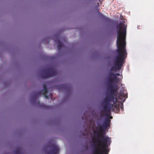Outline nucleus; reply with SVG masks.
<instances>
[{
	"label": "nucleus",
	"instance_id": "nucleus-1",
	"mask_svg": "<svg viewBox=\"0 0 154 154\" xmlns=\"http://www.w3.org/2000/svg\"><path fill=\"white\" fill-rule=\"evenodd\" d=\"M116 27L118 29L116 41L118 54L114 60V66L111 67V71L119 70L121 69L127 54L125 49L127 25L125 26L124 22H121Z\"/></svg>",
	"mask_w": 154,
	"mask_h": 154
},
{
	"label": "nucleus",
	"instance_id": "nucleus-2",
	"mask_svg": "<svg viewBox=\"0 0 154 154\" xmlns=\"http://www.w3.org/2000/svg\"><path fill=\"white\" fill-rule=\"evenodd\" d=\"M118 89L117 85L115 86L111 84L108 87V90L110 91L106 94L103 102V109L106 117L109 118L110 120L112 119V116H109L110 112L112 111L117 113L119 111V102H118L116 94Z\"/></svg>",
	"mask_w": 154,
	"mask_h": 154
},
{
	"label": "nucleus",
	"instance_id": "nucleus-3",
	"mask_svg": "<svg viewBox=\"0 0 154 154\" xmlns=\"http://www.w3.org/2000/svg\"><path fill=\"white\" fill-rule=\"evenodd\" d=\"M96 140L98 146L94 147L93 154H108V147L111 143V138L103 134H98Z\"/></svg>",
	"mask_w": 154,
	"mask_h": 154
},
{
	"label": "nucleus",
	"instance_id": "nucleus-4",
	"mask_svg": "<svg viewBox=\"0 0 154 154\" xmlns=\"http://www.w3.org/2000/svg\"><path fill=\"white\" fill-rule=\"evenodd\" d=\"M57 74L56 70L53 67H50L42 70L41 77L42 79H47L55 76Z\"/></svg>",
	"mask_w": 154,
	"mask_h": 154
},
{
	"label": "nucleus",
	"instance_id": "nucleus-5",
	"mask_svg": "<svg viewBox=\"0 0 154 154\" xmlns=\"http://www.w3.org/2000/svg\"><path fill=\"white\" fill-rule=\"evenodd\" d=\"M43 90L39 91L38 93L34 94L32 96L31 99L33 101L34 103H35V101L37 99V98L42 94V95L45 96V98L48 99L49 97V95H47L48 91L47 86L45 84H44L43 85Z\"/></svg>",
	"mask_w": 154,
	"mask_h": 154
},
{
	"label": "nucleus",
	"instance_id": "nucleus-6",
	"mask_svg": "<svg viewBox=\"0 0 154 154\" xmlns=\"http://www.w3.org/2000/svg\"><path fill=\"white\" fill-rule=\"evenodd\" d=\"M110 122L111 120L109 119V118L106 117L104 119L102 125L99 126V131L101 133H97V135H96V138L95 139L96 140L98 137V134H103L105 135V131L107 128L110 127Z\"/></svg>",
	"mask_w": 154,
	"mask_h": 154
},
{
	"label": "nucleus",
	"instance_id": "nucleus-7",
	"mask_svg": "<svg viewBox=\"0 0 154 154\" xmlns=\"http://www.w3.org/2000/svg\"><path fill=\"white\" fill-rule=\"evenodd\" d=\"M49 147L48 145L45 146L43 148V150L45 154H58L60 151V149L55 144L51 145V149L48 150L47 149Z\"/></svg>",
	"mask_w": 154,
	"mask_h": 154
},
{
	"label": "nucleus",
	"instance_id": "nucleus-8",
	"mask_svg": "<svg viewBox=\"0 0 154 154\" xmlns=\"http://www.w3.org/2000/svg\"><path fill=\"white\" fill-rule=\"evenodd\" d=\"M109 81L110 83L112 82L117 83L119 81V79L115 74L112 72L109 73Z\"/></svg>",
	"mask_w": 154,
	"mask_h": 154
},
{
	"label": "nucleus",
	"instance_id": "nucleus-9",
	"mask_svg": "<svg viewBox=\"0 0 154 154\" xmlns=\"http://www.w3.org/2000/svg\"><path fill=\"white\" fill-rule=\"evenodd\" d=\"M54 41L58 43V45L57 46V48L59 50H60L63 46V44L60 41V38L58 35H54Z\"/></svg>",
	"mask_w": 154,
	"mask_h": 154
},
{
	"label": "nucleus",
	"instance_id": "nucleus-10",
	"mask_svg": "<svg viewBox=\"0 0 154 154\" xmlns=\"http://www.w3.org/2000/svg\"><path fill=\"white\" fill-rule=\"evenodd\" d=\"M57 87L60 91L61 90H66L68 89L70 90L71 88L69 85L67 84L58 85L57 86Z\"/></svg>",
	"mask_w": 154,
	"mask_h": 154
},
{
	"label": "nucleus",
	"instance_id": "nucleus-11",
	"mask_svg": "<svg viewBox=\"0 0 154 154\" xmlns=\"http://www.w3.org/2000/svg\"><path fill=\"white\" fill-rule=\"evenodd\" d=\"M14 154H24L23 149L20 147H17L14 151Z\"/></svg>",
	"mask_w": 154,
	"mask_h": 154
},
{
	"label": "nucleus",
	"instance_id": "nucleus-12",
	"mask_svg": "<svg viewBox=\"0 0 154 154\" xmlns=\"http://www.w3.org/2000/svg\"><path fill=\"white\" fill-rule=\"evenodd\" d=\"M127 94L124 93V92L122 91H121L119 92V98L120 99H122L123 97L127 98Z\"/></svg>",
	"mask_w": 154,
	"mask_h": 154
},
{
	"label": "nucleus",
	"instance_id": "nucleus-13",
	"mask_svg": "<svg viewBox=\"0 0 154 154\" xmlns=\"http://www.w3.org/2000/svg\"><path fill=\"white\" fill-rule=\"evenodd\" d=\"M120 107L122 109H123V104L122 103H121V106H120Z\"/></svg>",
	"mask_w": 154,
	"mask_h": 154
},
{
	"label": "nucleus",
	"instance_id": "nucleus-14",
	"mask_svg": "<svg viewBox=\"0 0 154 154\" xmlns=\"http://www.w3.org/2000/svg\"><path fill=\"white\" fill-rule=\"evenodd\" d=\"M115 75L116 76H119L120 75V74L119 73H117L115 74Z\"/></svg>",
	"mask_w": 154,
	"mask_h": 154
},
{
	"label": "nucleus",
	"instance_id": "nucleus-15",
	"mask_svg": "<svg viewBox=\"0 0 154 154\" xmlns=\"http://www.w3.org/2000/svg\"><path fill=\"white\" fill-rule=\"evenodd\" d=\"M40 107H45V106L43 105H41L40 106Z\"/></svg>",
	"mask_w": 154,
	"mask_h": 154
},
{
	"label": "nucleus",
	"instance_id": "nucleus-16",
	"mask_svg": "<svg viewBox=\"0 0 154 154\" xmlns=\"http://www.w3.org/2000/svg\"><path fill=\"white\" fill-rule=\"evenodd\" d=\"M125 99H125V98H124V99H123V100H122V101H123V102H124L125 101Z\"/></svg>",
	"mask_w": 154,
	"mask_h": 154
},
{
	"label": "nucleus",
	"instance_id": "nucleus-17",
	"mask_svg": "<svg viewBox=\"0 0 154 154\" xmlns=\"http://www.w3.org/2000/svg\"><path fill=\"white\" fill-rule=\"evenodd\" d=\"M40 103V101H39L38 103V104H39V103Z\"/></svg>",
	"mask_w": 154,
	"mask_h": 154
},
{
	"label": "nucleus",
	"instance_id": "nucleus-18",
	"mask_svg": "<svg viewBox=\"0 0 154 154\" xmlns=\"http://www.w3.org/2000/svg\"><path fill=\"white\" fill-rule=\"evenodd\" d=\"M50 97H51V96H52V94H50Z\"/></svg>",
	"mask_w": 154,
	"mask_h": 154
},
{
	"label": "nucleus",
	"instance_id": "nucleus-19",
	"mask_svg": "<svg viewBox=\"0 0 154 154\" xmlns=\"http://www.w3.org/2000/svg\"><path fill=\"white\" fill-rule=\"evenodd\" d=\"M82 119H83V116H82Z\"/></svg>",
	"mask_w": 154,
	"mask_h": 154
},
{
	"label": "nucleus",
	"instance_id": "nucleus-20",
	"mask_svg": "<svg viewBox=\"0 0 154 154\" xmlns=\"http://www.w3.org/2000/svg\"><path fill=\"white\" fill-rule=\"evenodd\" d=\"M108 19H108L110 20V19L109 18V19Z\"/></svg>",
	"mask_w": 154,
	"mask_h": 154
}]
</instances>
